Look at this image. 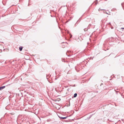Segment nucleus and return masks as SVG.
<instances>
[{
	"label": "nucleus",
	"instance_id": "nucleus-7",
	"mask_svg": "<svg viewBox=\"0 0 124 124\" xmlns=\"http://www.w3.org/2000/svg\"><path fill=\"white\" fill-rule=\"evenodd\" d=\"M121 5L123 8L124 9V3H122Z\"/></svg>",
	"mask_w": 124,
	"mask_h": 124
},
{
	"label": "nucleus",
	"instance_id": "nucleus-10",
	"mask_svg": "<svg viewBox=\"0 0 124 124\" xmlns=\"http://www.w3.org/2000/svg\"><path fill=\"white\" fill-rule=\"evenodd\" d=\"M84 31H87V30H86V29H84Z\"/></svg>",
	"mask_w": 124,
	"mask_h": 124
},
{
	"label": "nucleus",
	"instance_id": "nucleus-5",
	"mask_svg": "<svg viewBox=\"0 0 124 124\" xmlns=\"http://www.w3.org/2000/svg\"><path fill=\"white\" fill-rule=\"evenodd\" d=\"M94 3H95V5H96L98 3V1L97 0H96L93 2Z\"/></svg>",
	"mask_w": 124,
	"mask_h": 124
},
{
	"label": "nucleus",
	"instance_id": "nucleus-4",
	"mask_svg": "<svg viewBox=\"0 0 124 124\" xmlns=\"http://www.w3.org/2000/svg\"><path fill=\"white\" fill-rule=\"evenodd\" d=\"M5 86H3L0 87V91L2 90L3 89L5 88Z\"/></svg>",
	"mask_w": 124,
	"mask_h": 124
},
{
	"label": "nucleus",
	"instance_id": "nucleus-3",
	"mask_svg": "<svg viewBox=\"0 0 124 124\" xmlns=\"http://www.w3.org/2000/svg\"><path fill=\"white\" fill-rule=\"evenodd\" d=\"M59 117L61 119H66L68 117V116H66L65 117H62L60 116H59Z\"/></svg>",
	"mask_w": 124,
	"mask_h": 124
},
{
	"label": "nucleus",
	"instance_id": "nucleus-1",
	"mask_svg": "<svg viewBox=\"0 0 124 124\" xmlns=\"http://www.w3.org/2000/svg\"><path fill=\"white\" fill-rule=\"evenodd\" d=\"M83 36L82 34H80L79 35V36L78 37V39L79 40L81 41L83 39Z\"/></svg>",
	"mask_w": 124,
	"mask_h": 124
},
{
	"label": "nucleus",
	"instance_id": "nucleus-11",
	"mask_svg": "<svg viewBox=\"0 0 124 124\" xmlns=\"http://www.w3.org/2000/svg\"><path fill=\"white\" fill-rule=\"evenodd\" d=\"M121 29H124V28H121Z\"/></svg>",
	"mask_w": 124,
	"mask_h": 124
},
{
	"label": "nucleus",
	"instance_id": "nucleus-9",
	"mask_svg": "<svg viewBox=\"0 0 124 124\" xmlns=\"http://www.w3.org/2000/svg\"><path fill=\"white\" fill-rule=\"evenodd\" d=\"M104 10V9H101L100 8H99V11H100V10Z\"/></svg>",
	"mask_w": 124,
	"mask_h": 124
},
{
	"label": "nucleus",
	"instance_id": "nucleus-2",
	"mask_svg": "<svg viewBox=\"0 0 124 124\" xmlns=\"http://www.w3.org/2000/svg\"><path fill=\"white\" fill-rule=\"evenodd\" d=\"M75 69L77 71H79L80 70V68H78V66H77L75 67Z\"/></svg>",
	"mask_w": 124,
	"mask_h": 124
},
{
	"label": "nucleus",
	"instance_id": "nucleus-6",
	"mask_svg": "<svg viewBox=\"0 0 124 124\" xmlns=\"http://www.w3.org/2000/svg\"><path fill=\"white\" fill-rule=\"evenodd\" d=\"M23 47H20L19 48V50L20 51H21L23 49Z\"/></svg>",
	"mask_w": 124,
	"mask_h": 124
},
{
	"label": "nucleus",
	"instance_id": "nucleus-8",
	"mask_svg": "<svg viewBox=\"0 0 124 124\" xmlns=\"http://www.w3.org/2000/svg\"><path fill=\"white\" fill-rule=\"evenodd\" d=\"M77 93H75L74 94V97H77Z\"/></svg>",
	"mask_w": 124,
	"mask_h": 124
}]
</instances>
